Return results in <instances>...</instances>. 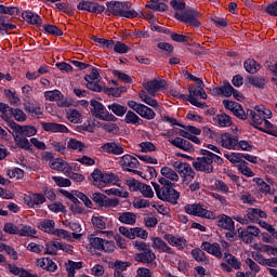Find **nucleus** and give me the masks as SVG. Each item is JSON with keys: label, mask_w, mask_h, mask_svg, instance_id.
<instances>
[{"label": "nucleus", "mask_w": 277, "mask_h": 277, "mask_svg": "<svg viewBox=\"0 0 277 277\" xmlns=\"http://www.w3.org/2000/svg\"><path fill=\"white\" fill-rule=\"evenodd\" d=\"M75 196H76V198H79V200L83 201L84 207H88V209H92V207H93L92 200H90V198L88 196H85V194H83L79 190H75Z\"/></svg>", "instance_id": "nucleus-56"}, {"label": "nucleus", "mask_w": 277, "mask_h": 277, "mask_svg": "<svg viewBox=\"0 0 277 277\" xmlns=\"http://www.w3.org/2000/svg\"><path fill=\"white\" fill-rule=\"evenodd\" d=\"M138 97L143 103H145L146 105H149V107H154V108L159 107V103L157 102V100L150 97L148 94H146L145 91H141L138 93Z\"/></svg>", "instance_id": "nucleus-42"}, {"label": "nucleus", "mask_w": 277, "mask_h": 277, "mask_svg": "<svg viewBox=\"0 0 277 277\" xmlns=\"http://www.w3.org/2000/svg\"><path fill=\"white\" fill-rule=\"evenodd\" d=\"M44 96L47 101H62V98H64V94H62V92L58 90L47 91Z\"/></svg>", "instance_id": "nucleus-48"}, {"label": "nucleus", "mask_w": 277, "mask_h": 277, "mask_svg": "<svg viewBox=\"0 0 277 277\" xmlns=\"http://www.w3.org/2000/svg\"><path fill=\"white\" fill-rule=\"evenodd\" d=\"M151 247L154 248V250H156L157 252H164L166 254H174V250L168 246V243L159 238V237H154L151 238Z\"/></svg>", "instance_id": "nucleus-15"}, {"label": "nucleus", "mask_w": 277, "mask_h": 277, "mask_svg": "<svg viewBox=\"0 0 277 277\" xmlns=\"http://www.w3.org/2000/svg\"><path fill=\"white\" fill-rule=\"evenodd\" d=\"M77 10L92 12L93 14H102V12H105V6L91 1H81L77 5Z\"/></svg>", "instance_id": "nucleus-12"}, {"label": "nucleus", "mask_w": 277, "mask_h": 277, "mask_svg": "<svg viewBox=\"0 0 277 277\" xmlns=\"http://www.w3.org/2000/svg\"><path fill=\"white\" fill-rule=\"evenodd\" d=\"M107 12L113 14L114 16H121L124 18H136L137 12L135 10H131L132 3L129 1L126 2H107Z\"/></svg>", "instance_id": "nucleus-2"}, {"label": "nucleus", "mask_w": 277, "mask_h": 277, "mask_svg": "<svg viewBox=\"0 0 277 277\" xmlns=\"http://www.w3.org/2000/svg\"><path fill=\"white\" fill-rule=\"evenodd\" d=\"M192 166L197 172H203L205 174H211L213 172L211 158L198 157L193 161Z\"/></svg>", "instance_id": "nucleus-10"}, {"label": "nucleus", "mask_w": 277, "mask_h": 277, "mask_svg": "<svg viewBox=\"0 0 277 277\" xmlns=\"http://www.w3.org/2000/svg\"><path fill=\"white\" fill-rule=\"evenodd\" d=\"M100 127L102 129H104V131H107V133H118V131H120V129L118 128V126L116 123H100Z\"/></svg>", "instance_id": "nucleus-61"}, {"label": "nucleus", "mask_w": 277, "mask_h": 277, "mask_svg": "<svg viewBox=\"0 0 277 277\" xmlns=\"http://www.w3.org/2000/svg\"><path fill=\"white\" fill-rule=\"evenodd\" d=\"M136 277H153V273L146 267H141L136 271Z\"/></svg>", "instance_id": "nucleus-64"}, {"label": "nucleus", "mask_w": 277, "mask_h": 277, "mask_svg": "<svg viewBox=\"0 0 277 277\" xmlns=\"http://www.w3.org/2000/svg\"><path fill=\"white\" fill-rule=\"evenodd\" d=\"M90 105L92 116L100 118V120H105L106 122H116V116L109 114L101 102L92 100Z\"/></svg>", "instance_id": "nucleus-3"}, {"label": "nucleus", "mask_w": 277, "mask_h": 277, "mask_svg": "<svg viewBox=\"0 0 277 277\" xmlns=\"http://www.w3.org/2000/svg\"><path fill=\"white\" fill-rule=\"evenodd\" d=\"M249 83L254 85V88H265V83H267V79L261 76H252L249 78Z\"/></svg>", "instance_id": "nucleus-44"}, {"label": "nucleus", "mask_w": 277, "mask_h": 277, "mask_svg": "<svg viewBox=\"0 0 277 277\" xmlns=\"http://www.w3.org/2000/svg\"><path fill=\"white\" fill-rule=\"evenodd\" d=\"M22 18L26 21V23H29V25H41L42 24V17L40 15L31 12V11H24L22 13Z\"/></svg>", "instance_id": "nucleus-27"}, {"label": "nucleus", "mask_w": 277, "mask_h": 277, "mask_svg": "<svg viewBox=\"0 0 277 277\" xmlns=\"http://www.w3.org/2000/svg\"><path fill=\"white\" fill-rule=\"evenodd\" d=\"M67 148L69 150H78V153H83L85 150V144L81 141H77L76 138H69L67 142Z\"/></svg>", "instance_id": "nucleus-39"}, {"label": "nucleus", "mask_w": 277, "mask_h": 277, "mask_svg": "<svg viewBox=\"0 0 277 277\" xmlns=\"http://www.w3.org/2000/svg\"><path fill=\"white\" fill-rule=\"evenodd\" d=\"M91 248L98 250L100 252H114L115 246L114 241H109L98 237L89 238Z\"/></svg>", "instance_id": "nucleus-9"}, {"label": "nucleus", "mask_w": 277, "mask_h": 277, "mask_svg": "<svg viewBox=\"0 0 277 277\" xmlns=\"http://www.w3.org/2000/svg\"><path fill=\"white\" fill-rule=\"evenodd\" d=\"M260 68L261 65L254 60L249 58L245 62V70H247V72H250V75L259 72Z\"/></svg>", "instance_id": "nucleus-41"}, {"label": "nucleus", "mask_w": 277, "mask_h": 277, "mask_svg": "<svg viewBox=\"0 0 277 277\" xmlns=\"http://www.w3.org/2000/svg\"><path fill=\"white\" fill-rule=\"evenodd\" d=\"M169 142L172 144V146H175V148H180L181 150H185L186 153H189L190 150H194V146L189 141L181 137H175L174 140H169Z\"/></svg>", "instance_id": "nucleus-24"}, {"label": "nucleus", "mask_w": 277, "mask_h": 277, "mask_svg": "<svg viewBox=\"0 0 277 277\" xmlns=\"http://www.w3.org/2000/svg\"><path fill=\"white\" fill-rule=\"evenodd\" d=\"M24 200L30 208H34L35 206L40 207V205H44V202H47V197H44L42 194H31Z\"/></svg>", "instance_id": "nucleus-22"}, {"label": "nucleus", "mask_w": 277, "mask_h": 277, "mask_svg": "<svg viewBox=\"0 0 277 277\" xmlns=\"http://www.w3.org/2000/svg\"><path fill=\"white\" fill-rule=\"evenodd\" d=\"M100 183H104L105 185L109 183H118V175L114 173H102V180Z\"/></svg>", "instance_id": "nucleus-51"}, {"label": "nucleus", "mask_w": 277, "mask_h": 277, "mask_svg": "<svg viewBox=\"0 0 277 277\" xmlns=\"http://www.w3.org/2000/svg\"><path fill=\"white\" fill-rule=\"evenodd\" d=\"M216 220L220 228H224L225 230H235V221H233L230 216L221 214L216 217Z\"/></svg>", "instance_id": "nucleus-21"}, {"label": "nucleus", "mask_w": 277, "mask_h": 277, "mask_svg": "<svg viewBox=\"0 0 277 277\" xmlns=\"http://www.w3.org/2000/svg\"><path fill=\"white\" fill-rule=\"evenodd\" d=\"M52 235H54L55 237H60L61 239H65L66 241L72 240V236L70 235V233L65 229H55Z\"/></svg>", "instance_id": "nucleus-60"}, {"label": "nucleus", "mask_w": 277, "mask_h": 277, "mask_svg": "<svg viewBox=\"0 0 277 277\" xmlns=\"http://www.w3.org/2000/svg\"><path fill=\"white\" fill-rule=\"evenodd\" d=\"M247 217L250 220V222L256 223L259 222V217H267V213L261 209L251 208L247 212Z\"/></svg>", "instance_id": "nucleus-28"}, {"label": "nucleus", "mask_w": 277, "mask_h": 277, "mask_svg": "<svg viewBox=\"0 0 277 277\" xmlns=\"http://www.w3.org/2000/svg\"><path fill=\"white\" fill-rule=\"evenodd\" d=\"M144 88L149 96H157V92L161 88H166V80H151L144 84Z\"/></svg>", "instance_id": "nucleus-14"}, {"label": "nucleus", "mask_w": 277, "mask_h": 277, "mask_svg": "<svg viewBox=\"0 0 277 277\" xmlns=\"http://www.w3.org/2000/svg\"><path fill=\"white\" fill-rule=\"evenodd\" d=\"M18 235L19 237H34L36 235V229L29 225H24L19 229Z\"/></svg>", "instance_id": "nucleus-52"}, {"label": "nucleus", "mask_w": 277, "mask_h": 277, "mask_svg": "<svg viewBox=\"0 0 277 277\" xmlns=\"http://www.w3.org/2000/svg\"><path fill=\"white\" fill-rule=\"evenodd\" d=\"M214 120L221 127H230V124H233V121L230 120V117L226 114L217 115Z\"/></svg>", "instance_id": "nucleus-47"}, {"label": "nucleus", "mask_w": 277, "mask_h": 277, "mask_svg": "<svg viewBox=\"0 0 277 277\" xmlns=\"http://www.w3.org/2000/svg\"><path fill=\"white\" fill-rule=\"evenodd\" d=\"M164 240H167V242L170 246H173L174 248H177L179 250H183V248H185V246L187 243V240H185V238L174 236L172 234H166Z\"/></svg>", "instance_id": "nucleus-18"}, {"label": "nucleus", "mask_w": 277, "mask_h": 277, "mask_svg": "<svg viewBox=\"0 0 277 277\" xmlns=\"http://www.w3.org/2000/svg\"><path fill=\"white\" fill-rule=\"evenodd\" d=\"M214 94H222L223 96H233V93L235 92V88L229 84L228 81L223 82V85L220 88H214L213 89Z\"/></svg>", "instance_id": "nucleus-29"}, {"label": "nucleus", "mask_w": 277, "mask_h": 277, "mask_svg": "<svg viewBox=\"0 0 277 277\" xmlns=\"http://www.w3.org/2000/svg\"><path fill=\"white\" fill-rule=\"evenodd\" d=\"M238 237L242 239L243 243H252L254 241V237H252L246 229L238 228Z\"/></svg>", "instance_id": "nucleus-53"}, {"label": "nucleus", "mask_w": 277, "mask_h": 277, "mask_svg": "<svg viewBox=\"0 0 277 277\" xmlns=\"http://www.w3.org/2000/svg\"><path fill=\"white\" fill-rule=\"evenodd\" d=\"M146 8L155 10L156 12H166L168 10V4L161 2V0H150Z\"/></svg>", "instance_id": "nucleus-40"}, {"label": "nucleus", "mask_w": 277, "mask_h": 277, "mask_svg": "<svg viewBox=\"0 0 277 277\" xmlns=\"http://www.w3.org/2000/svg\"><path fill=\"white\" fill-rule=\"evenodd\" d=\"M11 128L22 137H34L38 133V130L31 126H19L16 122H12Z\"/></svg>", "instance_id": "nucleus-11"}, {"label": "nucleus", "mask_w": 277, "mask_h": 277, "mask_svg": "<svg viewBox=\"0 0 277 277\" xmlns=\"http://www.w3.org/2000/svg\"><path fill=\"white\" fill-rule=\"evenodd\" d=\"M118 215V220L119 222H121V224H128L129 226H133V224L137 222V215H135V213L133 212H121Z\"/></svg>", "instance_id": "nucleus-30"}, {"label": "nucleus", "mask_w": 277, "mask_h": 277, "mask_svg": "<svg viewBox=\"0 0 277 277\" xmlns=\"http://www.w3.org/2000/svg\"><path fill=\"white\" fill-rule=\"evenodd\" d=\"M41 126L43 131H50L52 133H68V128L64 124L55 122H44Z\"/></svg>", "instance_id": "nucleus-20"}, {"label": "nucleus", "mask_w": 277, "mask_h": 277, "mask_svg": "<svg viewBox=\"0 0 277 277\" xmlns=\"http://www.w3.org/2000/svg\"><path fill=\"white\" fill-rule=\"evenodd\" d=\"M175 18L181 21V23H186V25H192L193 27H200V12L190 9L183 13H176Z\"/></svg>", "instance_id": "nucleus-4"}, {"label": "nucleus", "mask_w": 277, "mask_h": 277, "mask_svg": "<svg viewBox=\"0 0 277 277\" xmlns=\"http://www.w3.org/2000/svg\"><path fill=\"white\" fill-rule=\"evenodd\" d=\"M160 172L163 175V177H160V179H166V181H172L173 183H177L179 173H176V171H174L170 167H163L160 170Z\"/></svg>", "instance_id": "nucleus-33"}, {"label": "nucleus", "mask_w": 277, "mask_h": 277, "mask_svg": "<svg viewBox=\"0 0 277 277\" xmlns=\"http://www.w3.org/2000/svg\"><path fill=\"white\" fill-rule=\"evenodd\" d=\"M9 271L11 274H14V276L19 277H38L37 275H31L29 272L25 271V268H21L16 265L9 264Z\"/></svg>", "instance_id": "nucleus-36"}, {"label": "nucleus", "mask_w": 277, "mask_h": 277, "mask_svg": "<svg viewBox=\"0 0 277 277\" xmlns=\"http://www.w3.org/2000/svg\"><path fill=\"white\" fill-rule=\"evenodd\" d=\"M192 256L195 261H198V263H203L205 265L209 264V259H207V254H205V250L202 249H193Z\"/></svg>", "instance_id": "nucleus-37"}, {"label": "nucleus", "mask_w": 277, "mask_h": 277, "mask_svg": "<svg viewBox=\"0 0 277 277\" xmlns=\"http://www.w3.org/2000/svg\"><path fill=\"white\" fill-rule=\"evenodd\" d=\"M174 168L180 176L184 179V183H192L194 181L196 172L192 169V164L187 162H175Z\"/></svg>", "instance_id": "nucleus-7"}, {"label": "nucleus", "mask_w": 277, "mask_h": 277, "mask_svg": "<svg viewBox=\"0 0 277 277\" xmlns=\"http://www.w3.org/2000/svg\"><path fill=\"white\" fill-rule=\"evenodd\" d=\"M119 163L122 170H124L126 172H133V174H138V175L142 174L141 171L135 170V168H140V160H137V158L131 155H123L120 158Z\"/></svg>", "instance_id": "nucleus-6"}, {"label": "nucleus", "mask_w": 277, "mask_h": 277, "mask_svg": "<svg viewBox=\"0 0 277 277\" xmlns=\"http://www.w3.org/2000/svg\"><path fill=\"white\" fill-rule=\"evenodd\" d=\"M225 260L227 261L228 265L234 269H241V262L237 260L234 255L225 253Z\"/></svg>", "instance_id": "nucleus-54"}, {"label": "nucleus", "mask_w": 277, "mask_h": 277, "mask_svg": "<svg viewBox=\"0 0 277 277\" xmlns=\"http://www.w3.org/2000/svg\"><path fill=\"white\" fill-rule=\"evenodd\" d=\"M14 142L17 148H22V150H31L32 145L25 136H21V134L14 136Z\"/></svg>", "instance_id": "nucleus-35"}, {"label": "nucleus", "mask_w": 277, "mask_h": 277, "mask_svg": "<svg viewBox=\"0 0 277 277\" xmlns=\"http://www.w3.org/2000/svg\"><path fill=\"white\" fill-rule=\"evenodd\" d=\"M50 168L52 170H56L58 172H65V173H68L72 170V168H70V164L61 158L51 160Z\"/></svg>", "instance_id": "nucleus-19"}, {"label": "nucleus", "mask_w": 277, "mask_h": 277, "mask_svg": "<svg viewBox=\"0 0 277 277\" xmlns=\"http://www.w3.org/2000/svg\"><path fill=\"white\" fill-rule=\"evenodd\" d=\"M24 109L27 111V114H30V116L35 118H42V107H40L38 104L27 102L24 104Z\"/></svg>", "instance_id": "nucleus-26"}, {"label": "nucleus", "mask_w": 277, "mask_h": 277, "mask_svg": "<svg viewBox=\"0 0 277 277\" xmlns=\"http://www.w3.org/2000/svg\"><path fill=\"white\" fill-rule=\"evenodd\" d=\"M43 29L44 31H47V34H51L52 36H63L64 32L62 31V29H60L57 26L54 25H43Z\"/></svg>", "instance_id": "nucleus-55"}, {"label": "nucleus", "mask_w": 277, "mask_h": 277, "mask_svg": "<svg viewBox=\"0 0 277 277\" xmlns=\"http://www.w3.org/2000/svg\"><path fill=\"white\" fill-rule=\"evenodd\" d=\"M185 212L188 213V215H196L197 217H206V220H215V213L207 210L200 203L186 205Z\"/></svg>", "instance_id": "nucleus-5"}, {"label": "nucleus", "mask_w": 277, "mask_h": 277, "mask_svg": "<svg viewBox=\"0 0 277 277\" xmlns=\"http://www.w3.org/2000/svg\"><path fill=\"white\" fill-rule=\"evenodd\" d=\"M201 250L205 252H208L209 254H212L213 256H216V259H222V248L220 247V243L214 242H202Z\"/></svg>", "instance_id": "nucleus-17"}, {"label": "nucleus", "mask_w": 277, "mask_h": 277, "mask_svg": "<svg viewBox=\"0 0 277 277\" xmlns=\"http://www.w3.org/2000/svg\"><path fill=\"white\" fill-rule=\"evenodd\" d=\"M4 95L6 96L10 105H16L17 103H21V98L18 95H16V92H12L10 89L4 90Z\"/></svg>", "instance_id": "nucleus-49"}, {"label": "nucleus", "mask_w": 277, "mask_h": 277, "mask_svg": "<svg viewBox=\"0 0 277 277\" xmlns=\"http://www.w3.org/2000/svg\"><path fill=\"white\" fill-rule=\"evenodd\" d=\"M140 192L144 196V198H154L155 197V192H153V187L148 186L147 184L143 183L141 185Z\"/></svg>", "instance_id": "nucleus-57"}, {"label": "nucleus", "mask_w": 277, "mask_h": 277, "mask_svg": "<svg viewBox=\"0 0 277 277\" xmlns=\"http://www.w3.org/2000/svg\"><path fill=\"white\" fill-rule=\"evenodd\" d=\"M92 200L93 202H96L100 207H104L105 209H116V207L120 205V200L118 198L110 199L103 193H94L92 195Z\"/></svg>", "instance_id": "nucleus-8"}, {"label": "nucleus", "mask_w": 277, "mask_h": 277, "mask_svg": "<svg viewBox=\"0 0 277 277\" xmlns=\"http://www.w3.org/2000/svg\"><path fill=\"white\" fill-rule=\"evenodd\" d=\"M12 118L17 122H25L27 120V115L21 108L13 109Z\"/></svg>", "instance_id": "nucleus-58"}, {"label": "nucleus", "mask_w": 277, "mask_h": 277, "mask_svg": "<svg viewBox=\"0 0 277 277\" xmlns=\"http://www.w3.org/2000/svg\"><path fill=\"white\" fill-rule=\"evenodd\" d=\"M254 261H256V263H259L260 265H265L267 267H274V265L277 263L276 258H269V259H265L263 255L261 254H255L253 255Z\"/></svg>", "instance_id": "nucleus-38"}, {"label": "nucleus", "mask_w": 277, "mask_h": 277, "mask_svg": "<svg viewBox=\"0 0 277 277\" xmlns=\"http://www.w3.org/2000/svg\"><path fill=\"white\" fill-rule=\"evenodd\" d=\"M0 118L5 122H10L12 120V114H14V108H12L9 104L0 102Z\"/></svg>", "instance_id": "nucleus-32"}, {"label": "nucleus", "mask_w": 277, "mask_h": 277, "mask_svg": "<svg viewBox=\"0 0 277 277\" xmlns=\"http://www.w3.org/2000/svg\"><path fill=\"white\" fill-rule=\"evenodd\" d=\"M220 144L223 148H227L228 150H237V147L239 146V138L225 133L221 135Z\"/></svg>", "instance_id": "nucleus-13"}, {"label": "nucleus", "mask_w": 277, "mask_h": 277, "mask_svg": "<svg viewBox=\"0 0 277 277\" xmlns=\"http://www.w3.org/2000/svg\"><path fill=\"white\" fill-rule=\"evenodd\" d=\"M92 224L96 228H101V230H103L107 227V224L105 223V217H103V216H93Z\"/></svg>", "instance_id": "nucleus-62"}, {"label": "nucleus", "mask_w": 277, "mask_h": 277, "mask_svg": "<svg viewBox=\"0 0 277 277\" xmlns=\"http://www.w3.org/2000/svg\"><path fill=\"white\" fill-rule=\"evenodd\" d=\"M188 92H189V95L188 96L186 95L184 101L190 102V105H194L195 107H199V109H205L207 104L202 102H198V98H196V96H198V89H194L189 87Z\"/></svg>", "instance_id": "nucleus-23"}, {"label": "nucleus", "mask_w": 277, "mask_h": 277, "mask_svg": "<svg viewBox=\"0 0 277 277\" xmlns=\"http://www.w3.org/2000/svg\"><path fill=\"white\" fill-rule=\"evenodd\" d=\"M134 248H136V250H138V252H148V250H150V245L146 243L144 241H133L132 242Z\"/></svg>", "instance_id": "nucleus-63"}, {"label": "nucleus", "mask_w": 277, "mask_h": 277, "mask_svg": "<svg viewBox=\"0 0 277 277\" xmlns=\"http://www.w3.org/2000/svg\"><path fill=\"white\" fill-rule=\"evenodd\" d=\"M124 122L126 124H140L142 119L133 110H129L126 113Z\"/></svg>", "instance_id": "nucleus-43"}, {"label": "nucleus", "mask_w": 277, "mask_h": 277, "mask_svg": "<svg viewBox=\"0 0 277 277\" xmlns=\"http://www.w3.org/2000/svg\"><path fill=\"white\" fill-rule=\"evenodd\" d=\"M134 259L135 261H137V263H146L147 265H153L155 259H157V255L155 254V252H153V249H149L148 251L136 253L134 255Z\"/></svg>", "instance_id": "nucleus-16"}, {"label": "nucleus", "mask_w": 277, "mask_h": 277, "mask_svg": "<svg viewBox=\"0 0 277 277\" xmlns=\"http://www.w3.org/2000/svg\"><path fill=\"white\" fill-rule=\"evenodd\" d=\"M67 117L69 122H72L74 124H78V122H81V113L77 109H70L67 113Z\"/></svg>", "instance_id": "nucleus-50"}, {"label": "nucleus", "mask_w": 277, "mask_h": 277, "mask_svg": "<svg viewBox=\"0 0 277 277\" xmlns=\"http://www.w3.org/2000/svg\"><path fill=\"white\" fill-rule=\"evenodd\" d=\"M136 114H138L141 118H145V120H155V117L157 116V114H155V110L144 104H141Z\"/></svg>", "instance_id": "nucleus-31"}, {"label": "nucleus", "mask_w": 277, "mask_h": 277, "mask_svg": "<svg viewBox=\"0 0 277 277\" xmlns=\"http://www.w3.org/2000/svg\"><path fill=\"white\" fill-rule=\"evenodd\" d=\"M108 109L110 111H113V114H115V116H119V117H122V116H124V114H127V107H124L118 103L108 105Z\"/></svg>", "instance_id": "nucleus-46"}, {"label": "nucleus", "mask_w": 277, "mask_h": 277, "mask_svg": "<svg viewBox=\"0 0 277 277\" xmlns=\"http://www.w3.org/2000/svg\"><path fill=\"white\" fill-rule=\"evenodd\" d=\"M38 228H40V230H43V233H49V235H53V233H55V221L45 219L39 223Z\"/></svg>", "instance_id": "nucleus-34"}, {"label": "nucleus", "mask_w": 277, "mask_h": 277, "mask_svg": "<svg viewBox=\"0 0 277 277\" xmlns=\"http://www.w3.org/2000/svg\"><path fill=\"white\" fill-rule=\"evenodd\" d=\"M102 149L104 150V153H108L109 155H122V153H124V148L116 142L105 143L102 146Z\"/></svg>", "instance_id": "nucleus-25"}, {"label": "nucleus", "mask_w": 277, "mask_h": 277, "mask_svg": "<svg viewBox=\"0 0 277 277\" xmlns=\"http://www.w3.org/2000/svg\"><path fill=\"white\" fill-rule=\"evenodd\" d=\"M81 267H83V264L81 262H72L69 260L66 265L68 277H75V271L81 269Z\"/></svg>", "instance_id": "nucleus-45"}, {"label": "nucleus", "mask_w": 277, "mask_h": 277, "mask_svg": "<svg viewBox=\"0 0 277 277\" xmlns=\"http://www.w3.org/2000/svg\"><path fill=\"white\" fill-rule=\"evenodd\" d=\"M234 116L236 118H239L240 120H248V116H250V113L247 110H243V106L239 104V106L234 110Z\"/></svg>", "instance_id": "nucleus-59"}, {"label": "nucleus", "mask_w": 277, "mask_h": 277, "mask_svg": "<svg viewBox=\"0 0 277 277\" xmlns=\"http://www.w3.org/2000/svg\"><path fill=\"white\" fill-rule=\"evenodd\" d=\"M159 183L160 185L157 182H151L157 198H159V200H163L164 202H170L171 205H177L181 194L174 189V183L166 179H159Z\"/></svg>", "instance_id": "nucleus-1"}]
</instances>
